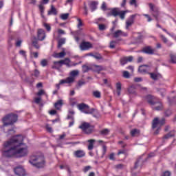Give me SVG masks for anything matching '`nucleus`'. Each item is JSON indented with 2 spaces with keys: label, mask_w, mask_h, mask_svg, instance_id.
Returning a JSON list of instances; mask_svg holds the SVG:
<instances>
[{
  "label": "nucleus",
  "mask_w": 176,
  "mask_h": 176,
  "mask_svg": "<svg viewBox=\"0 0 176 176\" xmlns=\"http://www.w3.org/2000/svg\"><path fill=\"white\" fill-rule=\"evenodd\" d=\"M23 142V137L18 135L9 140L4 142L3 144L2 155L6 159H11L16 156V149L21 146Z\"/></svg>",
  "instance_id": "nucleus-1"
},
{
  "label": "nucleus",
  "mask_w": 176,
  "mask_h": 176,
  "mask_svg": "<svg viewBox=\"0 0 176 176\" xmlns=\"http://www.w3.org/2000/svg\"><path fill=\"white\" fill-rule=\"evenodd\" d=\"M29 163L36 168H43L46 166V160L43 155L33 154L30 157Z\"/></svg>",
  "instance_id": "nucleus-2"
},
{
  "label": "nucleus",
  "mask_w": 176,
  "mask_h": 176,
  "mask_svg": "<svg viewBox=\"0 0 176 176\" xmlns=\"http://www.w3.org/2000/svg\"><path fill=\"white\" fill-rule=\"evenodd\" d=\"M17 120H19V115L14 113H10L6 115L1 120L3 127L13 126L14 123H17Z\"/></svg>",
  "instance_id": "nucleus-3"
},
{
  "label": "nucleus",
  "mask_w": 176,
  "mask_h": 176,
  "mask_svg": "<svg viewBox=\"0 0 176 176\" xmlns=\"http://www.w3.org/2000/svg\"><path fill=\"white\" fill-rule=\"evenodd\" d=\"M144 99L146 102L149 104V105H157L156 107H153V109H155V111H162L164 108L163 104L162 103V102H160V100H159V99H157V98L151 94H148L144 97Z\"/></svg>",
  "instance_id": "nucleus-4"
},
{
  "label": "nucleus",
  "mask_w": 176,
  "mask_h": 176,
  "mask_svg": "<svg viewBox=\"0 0 176 176\" xmlns=\"http://www.w3.org/2000/svg\"><path fill=\"white\" fill-rule=\"evenodd\" d=\"M77 108H78L79 111L87 115H91L94 113V111H96L94 108L90 109V107L85 103L78 104Z\"/></svg>",
  "instance_id": "nucleus-5"
},
{
  "label": "nucleus",
  "mask_w": 176,
  "mask_h": 176,
  "mask_svg": "<svg viewBox=\"0 0 176 176\" xmlns=\"http://www.w3.org/2000/svg\"><path fill=\"white\" fill-rule=\"evenodd\" d=\"M79 75V71L73 70L70 72V76L67 77L66 79L60 80V84L63 83H74L75 82V76Z\"/></svg>",
  "instance_id": "nucleus-6"
},
{
  "label": "nucleus",
  "mask_w": 176,
  "mask_h": 176,
  "mask_svg": "<svg viewBox=\"0 0 176 176\" xmlns=\"http://www.w3.org/2000/svg\"><path fill=\"white\" fill-rule=\"evenodd\" d=\"M79 129L85 133V134H91L94 131V126L90 125L89 122H83L80 126Z\"/></svg>",
  "instance_id": "nucleus-7"
},
{
  "label": "nucleus",
  "mask_w": 176,
  "mask_h": 176,
  "mask_svg": "<svg viewBox=\"0 0 176 176\" xmlns=\"http://www.w3.org/2000/svg\"><path fill=\"white\" fill-rule=\"evenodd\" d=\"M148 160V158H146L144 160H142V157H139L136 162H135L134 166L131 168L132 171H134L138 168V166L140 164V168H142V166H144V163Z\"/></svg>",
  "instance_id": "nucleus-8"
},
{
  "label": "nucleus",
  "mask_w": 176,
  "mask_h": 176,
  "mask_svg": "<svg viewBox=\"0 0 176 176\" xmlns=\"http://www.w3.org/2000/svg\"><path fill=\"white\" fill-rule=\"evenodd\" d=\"M148 6L150 8L151 12H152L153 16L155 18V20L159 21V10L155 8V6H153L152 3H150Z\"/></svg>",
  "instance_id": "nucleus-9"
},
{
  "label": "nucleus",
  "mask_w": 176,
  "mask_h": 176,
  "mask_svg": "<svg viewBox=\"0 0 176 176\" xmlns=\"http://www.w3.org/2000/svg\"><path fill=\"white\" fill-rule=\"evenodd\" d=\"M17 155L19 157H24V156L28 155V149L27 148H16V155Z\"/></svg>",
  "instance_id": "nucleus-10"
},
{
  "label": "nucleus",
  "mask_w": 176,
  "mask_h": 176,
  "mask_svg": "<svg viewBox=\"0 0 176 176\" xmlns=\"http://www.w3.org/2000/svg\"><path fill=\"white\" fill-rule=\"evenodd\" d=\"M156 50L152 47V46H146L142 50V52L145 54H149L151 56L155 54Z\"/></svg>",
  "instance_id": "nucleus-11"
},
{
  "label": "nucleus",
  "mask_w": 176,
  "mask_h": 176,
  "mask_svg": "<svg viewBox=\"0 0 176 176\" xmlns=\"http://www.w3.org/2000/svg\"><path fill=\"white\" fill-rule=\"evenodd\" d=\"M75 115V111L72 109L69 110V114L67 115V119L69 120L71 119V122L69 123V127H72L74 126V123H75V118H74V116Z\"/></svg>",
  "instance_id": "nucleus-12"
},
{
  "label": "nucleus",
  "mask_w": 176,
  "mask_h": 176,
  "mask_svg": "<svg viewBox=\"0 0 176 176\" xmlns=\"http://www.w3.org/2000/svg\"><path fill=\"white\" fill-rule=\"evenodd\" d=\"M46 38V32L43 29H38L37 30V39L38 41H45Z\"/></svg>",
  "instance_id": "nucleus-13"
},
{
  "label": "nucleus",
  "mask_w": 176,
  "mask_h": 176,
  "mask_svg": "<svg viewBox=\"0 0 176 176\" xmlns=\"http://www.w3.org/2000/svg\"><path fill=\"white\" fill-rule=\"evenodd\" d=\"M133 59V56H124L120 59V65H126L127 63H131Z\"/></svg>",
  "instance_id": "nucleus-14"
},
{
  "label": "nucleus",
  "mask_w": 176,
  "mask_h": 176,
  "mask_svg": "<svg viewBox=\"0 0 176 176\" xmlns=\"http://www.w3.org/2000/svg\"><path fill=\"white\" fill-rule=\"evenodd\" d=\"M80 47L82 50H89V49L93 47V45L90 42L82 41L80 45Z\"/></svg>",
  "instance_id": "nucleus-15"
},
{
  "label": "nucleus",
  "mask_w": 176,
  "mask_h": 176,
  "mask_svg": "<svg viewBox=\"0 0 176 176\" xmlns=\"http://www.w3.org/2000/svg\"><path fill=\"white\" fill-rule=\"evenodd\" d=\"M14 171L16 175H19V176L25 175V170H24L23 168L21 166H17L14 169Z\"/></svg>",
  "instance_id": "nucleus-16"
},
{
  "label": "nucleus",
  "mask_w": 176,
  "mask_h": 176,
  "mask_svg": "<svg viewBox=\"0 0 176 176\" xmlns=\"http://www.w3.org/2000/svg\"><path fill=\"white\" fill-rule=\"evenodd\" d=\"M135 19V14L131 15L126 21V28L129 30V27H131L134 24V19Z\"/></svg>",
  "instance_id": "nucleus-17"
},
{
  "label": "nucleus",
  "mask_w": 176,
  "mask_h": 176,
  "mask_svg": "<svg viewBox=\"0 0 176 176\" xmlns=\"http://www.w3.org/2000/svg\"><path fill=\"white\" fill-rule=\"evenodd\" d=\"M74 155L78 159H82V157H85V156H86V153L83 150H77L74 152Z\"/></svg>",
  "instance_id": "nucleus-18"
},
{
  "label": "nucleus",
  "mask_w": 176,
  "mask_h": 176,
  "mask_svg": "<svg viewBox=\"0 0 176 176\" xmlns=\"http://www.w3.org/2000/svg\"><path fill=\"white\" fill-rule=\"evenodd\" d=\"M119 8H113L109 12L107 13V17H111V16L117 17V16H119Z\"/></svg>",
  "instance_id": "nucleus-19"
},
{
  "label": "nucleus",
  "mask_w": 176,
  "mask_h": 176,
  "mask_svg": "<svg viewBox=\"0 0 176 176\" xmlns=\"http://www.w3.org/2000/svg\"><path fill=\"white\" fill-rule=\"evenodd\" d=\"M148 74L153 80H159V79H162L163 78V76L160 73H148Z\"/></svg>",
  "instance_id": "nucleus-20"
},
{
  "label": "nucleus",
  "mask_w": 176,
  "mask_h": 176,
  "mask_svg": "<svg viewBox=\"0 0 176 176\" xmlns=\"http://www.w3.org/2000/svg\"><path fill=\"white\" fill-rule=\"evenodd\" d=\"M149 65H140L138 68V72H140V74H146L148 72V69Z\"/></svg>",
  "instance_id": "nucleus-21"
},
{
  "label": "nucleus",
  "mask_w": 176,
  "mask_h": 176,
  "mask_svg": "<svg viewBox=\"0 0 176 176\" xmlns=\"http://www.w3.org/2000/svg\"><path fill=\"white\" fill-rule=\"evenodd\" d=\"M130 135L132 137H140V135H141V130L138 129H133L130 131Z\"/></svg>",
  "instance_id": "nucleus-22"
},
{
  "label": "nucleus",
  "mask_w": 176,
  "mask_h": 176,
  "mask_svg": "<svg viewBox=\"0 0 176 176\" xmlns=\"http://www.w3.org/2000/svg\"><path fill=\"white\" fill-rule=\"evenodd\" d=\"M63 67L62 63L59 61H54V65L52 66V69H60Z\"/></svg>",
  "instance_id": "nucleus-23"
},
{
  "label": "nucleus",
  "mask_w": 176,
  "mask_h": 176,
  "mask_svg": "<svg viewBox=\"0 0 176 176\" xmlns=\"http://www.w3.org/2000/svg\"><path fill=\"white\" fill-rule=\"evenodd\" d=\"M88 151H93V149H94V143L96 142V140L94 139H91L88 140Z\"/></svg>",
  "instance_id": "nucleus-24"
},
{
  "label": "nucleus",
  "mask_w": 176,
  "mask_h": 176,
  "mask_svg": "<svg viewBox=\"0 0 176 176\" xmlns=\"http://www.w3.org/2000/svg\"><path fill=\"white\" fill-rule=\"evenodd\" d=\"M97 5H98V3L96 1H91V3L89 4V6L91 12H94V10L97 9Z\"/></svg>",
  "instance_id": "nucleus-25"
},
{
  "label": "nucleus",
  "mask_w": 176,
  "mask_h": 176,
  "mask_svg": "<svg viewBox=\"0 0 176 176\" xmlns=\"http://www.w3.org/2000/svg\"><path fill=\"white\" fill-rule=\"evenodd\" d=\"M101 71H104V67L101 65H94V72H96L97 74H100Z\"/></svg>",
  "instance_id": "nucleus-26"
},
{
  "label": "nucleus",
  "mask_w": 176,
  "mask_h": 176,
  "mask_svg": "<svg viewBox=\"0 0 176 176\" xmlns=\"http://www.w3.org/2000/svg\"><path fill=\"white\" fill-rule=\"evenodd\" d=\"M69 58H66L65 60H60V64L67 65V67H68V68H69L70 67H72V65H71V64H69Z\"/></svg>",
  "instance_id": "nucleus-27"
},
{
  "label": "nucleus",
  "mask_w": 176,
  "mask_h": 176,
  "mask_svg": "<svg viewBox=\"0 0 176 176\" xmlns=\"http://www.w3.org/2000/svg\"><path fill=\"white\" fill-rule=\"evenodd\" d=\"M172 137H175V132L174 131H172L168 134L165 135L163 138L164 140H168V138H172Z\"/></svg>",
  "instance_id": "nucleus-28"
},
{
  "label": "nucleus",
  "mask_w": 176,
  "mask_h": 176,
  "mask_svg": "<svg viewBox=\"0 0 176 176\" xmlns=\"http://www.w3.org/2000/svg\"><path fill=\"white\" fill-rule=\"evenodd\" d=\"M54 14V16H57V10L54 8V6H51L50 10L48 11V15Z\"/></svg>",
  "instance_id": "nucleus-29"
},
{
  "label": "nucleus",
  "mask_w": 176,
  "mask_h": 176,
  "mask_svg": "<svg viewBox=\"0 0 176 176\" xmlns=\"http://www.w3.org/2000/svg\"><path fill=\"white\" fill-rule=\"evenodd\" d=\"M99 133H100V135L104 136V135H108L109 134V133H111V131L108 129H104L100 131Z\"/></svg>",
  "instance_id": "nucleus-30"
},
{
  "label": "nucleus",
  "mask_w": 176,
  "mask_h": 176,
  "mask_svg": "<svg viewBox=\"0 0 176 176\" xmlns=\"http://www.w3.org/2000/svg\"><path fill=\"white\" fill-rule=\"evenodd\" d=\"M65 38H60L58 41V49H60L61 48V46H63V45H65Z\"/></svg>",
  "instance_id": "nucleus-31"
},
{
  "label": "nucleus",
  "mask_w": 176,
  "mask_h": 176,
  "mask_svg": "<svg viewBox=\"0 0 176 176\" xmlns=\"http://www.w3.org/2000/svg\"><path fill=\"white\" fill-rule=\"evenodd\" d=\"M164 115L165 118H169V116H171L173 115V111L170 109H167L164 111Z\"/></svg>",
  "instance_id": "nucleus-32"
},
{
  "label": "nucleus",
  "mask_w": 176,
  "mask_h": 176,
  "mask_svg": "<svg viewBox=\"0 0 176 176\" xmlns=\"http://www.w3.org/2000/svg\"><path fill=\"white\" fill-rule=\"evenodd\" d=\"M157 124H160L159 119L155 118L153 119L152 122V129H156V127H157Z\"/></svg>",
  "instance_id": "nucleus-33"
},
{
  "label": "nucleus",
  "mask_w": 176,
  "mask_h": 176,
  "mask_svg": "<svg viewBox=\"0 0 176 176\" xmlns=\"http://www.w3.org/2000/svg\"><path fill=\"white\" fill-rule=\"evenodd\" d=\"M62 105H63V100H59L54 104V107L56 109H60Z\"/></svg>",
  "instance_id": "nucleus-34"
},
{
  "label": "nucleus",
  "mask_w": 176,
  "mask_h": 176,
  "mask_svg": "<svg viewBox=\"0 0 176 176\" xmlns=\"http://www.w3.org/2000/svg\"><path fill=\"white\" fill-rule=\"evenodd\" d=\"M129 94H135V85H131L128 88Z\"/></svg>",
  "instance_id": "nucleus-35"
},
{
  "label": "nucleus",
  "mask_w": 176,
  "mask_h": 176,
  "mask_svg": "<svg viewBox=\"0 0 176 176\" xmlns=\"http://www.w3.org/2000/svg\"><path fill=\"white\" fill-rule=\"evenodd\" d=\"M121 35H123V32L122 30H117L113 33V38H119Z\"/></svg>",
  "instance_id": "nucleus-36"
},
{
  "label": "nucleus",
  "mask_w": 176,
  "mask_h": 176,
  "mask_svg": "<svg viewBox=\"0 0 176 176\" xmlns=\"http://www.w3.org/2000/svg\"><path fill=\"white\" fill-rule=\"evenodd\" d=\"M117 43H118L117 41H110V45H109L110 49H116Z\"/></svg>",
  "instance_id": "nucleus-37"
},
{
  "label": "nucleus",
  "mask_w": 176,
  "mask_h": 176,
  "mask_svg": "<svg viewBox=\"0 0 176 176\" xmlns=\"http://www.w3.org/2000/svg\"><path fill=\"white\" fill-rule=\"evenodd\" d=\"M91 69V67H89V66L86 65H82V72L83 74H86V72H89Z\"/></svg>",
  "instance_id": "nucleus-38"
},
{
  "label": "nucleus",
  "mask_w": 176,
  "mask_h": 176,
  "mask_svg": "<svg viewBox=\"0 0 176 176\" xmlns=\"http://www.w3.org/2000/svg\"><path fill=\"white\" fill-rule=\"evenodd\" d=\"M122 76L125 78V79H130V73L128 71H124Z\"/></svg>",
  "instance_id": "nucleus-39"
},
{
  "label": "nucleus",
  "mask_w": 176,
  "mask_h": 176,
  "mask_svg": "<svg viewBox=\"0 0 176 176\" xmlns=\"http://www.w3.org/2000/svg\"><path fill=\"white\" fill-rule=\"evenodd\" d=\"M32 46H34V47H35V49H39L41 47V46H39V44H38V41L35 40L32 41Z\"/></svg>",
  "instance_id": "nucleus-40"
},
{
  "label": "nucleus",
  "mask_w": 176,
  "mask_h": 176,
  "mask_svg": "<svg viewBox=\"0 0 176 176\" xmlns=\"http://www.w3.org/2000/svg\"><path fill=\"white\" fill-rule=\"evenodd\" d=\"M65 54H67V53H65V50L63 49V52L57 54L58 56H56V57H58V58H63V57H64Z\"/></svg>",
  "instance_id": "nucleus-41"
},
{
  "label": "nucleus",
  "mask_w": 176,
  "mask_h": 176,
  "mask_svg": "<svg viewBox=\"0 0 176 176\" xmlns=\"http://www.w3.org/2000/svg\"><path fill=\"white\" fill-rule=\"evenodd\" d=\"M68 17H69V13L62 14L60 15V19L62 20H67Z\"/></svg>",
  "instance_id": "nucleus-42"
},
{
  "label": "nucleus",
  "mask_w": 176,
  "mask_h": 176,
  "mask_svg": "<svg viewBox=\"0 0 176 176\" xmlns=\"http://www.w3.org/2000/svg\"><path fill=\"white\" fill-rule=\"evenodd\" d=\"M94 96L96 97V98H101V92L98 91H94Z\"/></svg>",
  "instance_id": "nucleus-43"
},
{
  "label": "nucleus",
  "mask_w": 176,
  "mask_h": 176,
  "mask_svg": "<svg viewBox=\"0 0 176 176\" xmlns=\"http://www.w3.org/2000/svg\"><path fill=\"white\" fill-rule=\"evenodd\" d=\"M170 62L172 64H176V56L175 55H173V54L170 55Z\"/></svg>",
  "instance_id": "nucleus-44"
},
{
  "label": "nucleus",
  "mask_w": 176,
  "mask_h": 176,
  "mask_svg": "<svg viewBox=\"0 0 176 176\" xmlns=\"http://www.w3.org/2000/svg\"><path fill=\"white\" fill-rule=\"evenodd\" d=\"M125 15H126V11H119L118 16H120V19H122V20L124 19Z\"/></svg>",
  "instance_id": "nucleus-45"
},
{
  "label": "nucleus",
  "mask_w": 176,
  "mask_h": 176,
  "mask_svg": "<svg viewBox=\"0 0 176 176\" xmlns=\"http://www.w3.org/2000/svg\"><path fill=\"white\" fill-rule=\"evenodd\" d=\"M116 168H117V170H123V168H124V164H119L116 165Z\"/></svg>",
  "instance_id": "nucleus-46"
},
{
  "label": "nucleus",
  "mask_w": 176,
  "mask_h": 176,
  "mask_svg": "<svg viewBox=\"0 0 176 176\" xmlns=\"http://www.w3.org/2000/svg\"><path fill=\"white\" fill-rule=\"evenodd\" d=\"M30 53L32 54V56L34 57V58H38L39 57V53L38 52H32V49L30 48Z\"/></svg>",
  "instance_id": "nucleus-47"
},
{
  "label": "nucleus",
  "mask_w": 176,
  "mask_h": 176,
  "mask_svg": "<svg viewBox=\"0 0 176 176\" xmlns=\"http://www.w3.org/2000/svg\"><path fill=\"white\" fill-rule=\"evenodd\" d=\"M44 27L47 30V32H50L52 30V27H50V25L48 23H44Z\"/></svg>",
  "instance_id": "nucleus-48"
},
{
  "label": "nucleus",
  "mask_w": 176,
  "mask_h": 176,
  "mask_svg": "<svg viewBox=\"0 0 176 176\" xmlns=\"http://www.w3.org/2000/svg\"><path fill=\"white\" fill-rule=\"evenodd\" d=\"M98 28L100 31H105L107 30V27L104 24H99Z\"/></svg>",
  "instance_id": "nucleus-49"
},
{
  "label": "nucleus",
  "mask_w": 176,
  "mask_h": 176,
  "mask_svg": "<svg viewBox=\"0 0 176 176\" xmlns=\"http://www.w3.org/2000/svg\"><path fill=\"white\" fill-rule=\"evenodd\" d=\"M77 21H78V23L77 25L78 28H80V27H83V22L82 21V19L78 18Z\"/></svg>",
  "instance_id": "nucleus-50"
},
{
  "label": "nucleus",
  "mask_w": 176,
  "mask_h": 176,
  "mask_svg": "<svg viewBox=\"0 0 176 176\" xmlns=\"http://www.w3.org/2000/svg\"><path fill=\"white\" fill-rule=\"evenodd\" d=\"M40 72H39V70H38L37 69H34V76H35V78H38L39 77V75H40Z\"/></svg>",
  "instance_id": "nucleus-51"
},
{
  "label": "nucleus",
  "mask_w": 176,
  "mask_h": 176,
  "mask_svg": "<svg viewBox=\"0 0 176 176\" xmlns=\"http://www.w3.org/2000/svg\"><path fill=\"white\" fill-rule=\"evenodd\" d=\"M41 65H42L43 67H46V65H47V60L46 59H43L41 61Z\"/></svg>",
  "instance_id": "nucleus-52"
},
{
  "label": "nucleus",
  "mask_w": 176,
  "mask_h": 176,
  "mask_svg": "<svg viewBox=\"0 0 176 176\" xmlns=\"http://www.w3.org/2000/svg\"><path fill=\"white\" fill-rule=\"evenodd\" d=\"M116 89H117V91H120V90H122V83L117 82L116 83Z\"/></svg>",
  "instance_id": "nucleus-53"
},
{
  "label": "nucleus",
  "mask_w": 176,
  "mask_h": 176,
  "mask_svg": "<svg viewBox=\"0 0 176 176\" xmlns=\"http://www.w3.org/2000/svg\"><path fill=\"white\" fill-rule=\"evenodd\" d=\"M109 159L110 160H113V162H115V160H116V158H115V153H111L110 155H109Z\"/></svg>",
  "instance_id": "nucleus-54"
},
{
  "label": "nucleus",
  "mask_w": 176,
  "mask_h": 176,
  "mask_svg": "<svg viewBox=\"0 0 176 176\" xmlns=\"http://www.w3.org/2000/svg\"><path fill=\"white\" fill-rule=\"evenodd\" d=\"M162 176H171V172L166 170L162 174Z\"/></svg>",
  "instance_id": "nucleus-55"
},
{
  "label": "nucleus",
  "mask_w": 176,
  "mask_h": 176,
  "mask_svg": "<svg viewBox=\"0 0 176 176\" xmlns=\"http://www.w3.org/2000/svg\"><path fill=\"white\" fill-rule=\"evenodd\" d=\"M159 123H160V126L161 127V126H163L164 124H166V119L162 118V120H159Z\"/></svg>",
  "instance_id": "nucleus-56"
},
{
  "label": "nucleus",
  "mask_w": 176,
  "mask_h": 176,
  "mask_svg": "<svg viewBox=\"0 0 176 176\" xmlns=\"http://www.w3.org/2000/svg\"><path fill=\"white\" fill-rule=\"evenodd\" d=\"M160 38H162V40L164 43H167V42H168V40H167V38H166V36H164V35H161Z\"/></svg>",
  "instance_id": "nucleus-57"
},
{
  "label": "nucleus",
  "mask_w": 176,
  "mask_h": 176,
  "mask_svg": "<svg viewBox=\"0 0 176 176\" xmlns=\"http://www.w3.org/2000/svg\"><path fill=\"white\" fill-rule=\"evenodd\" d=\"M91 168V166H85V167L83 168L82 171H83L84 173H87V171H89V170H90Z\"/></svg>",
  "instance_id": "nucleus-58"
},
{
  "label": "nucleus",
  "mask_w": 176,
  "mask_h": 176,
  "mask_svg": "<svg viewBox=\"0 0 176 176\" xmlns=\"http://www.w3.org/2000/svg\"><path fill=\"white\" fill-rule=\"evenodd\" d=\"M43 94H45V90H43V89H40L38 91V92L37 93V96H38V97Z\"/></svg>",
  "instance_id": "nucleus-59"
},
{
  "label": "nucleus",
  "mask_w": 176,
  "mask_h": 176,
  "mask_svg": "<svg viewBox=\"0 0 176 176\" xmlns=\"http://www.w3.org/2000/svg\"><path fill=\"white\" fill-rule=\"evenodd\" d=\"M143 16H144V17H146L147 19V21L149 22L152 20V18L151 17V16H149V14H144Z\"/></svg>",
  "instance_id": "nucleus-60"
},
{
  "label": "nucleus",
  "mask_w": 176,
  "mask_h": 176,
  "mask_svg": "<svg viewBox=\"0 0 176 176\" xmlns=\"http://www.w3.org/2000/svg\"><path fill=\"white\" fill-rule=\"evenodd\" d=\"M134 82H142V78H141V77H135L134 78Z\"/></svg>",
  "instance_id": "nucleus-61"
},
{
  "label": "nucleus",
  "mask_w": 176,
  "mask_h": 176,
  "mask_svg": "<svg viewBox=\"0 0 176 176\" xmlns=\"http://www.w3.org/2000/svg\"><path fill=\"white\" fill-rule=\"evenodd\" d=\"M101 9L102 10H107V4L105 3V2H103L101 6Z\"/></svg>",
  "instance_id": "nucleus-62"
},
{
  "label": "nucleus",
  "mask_w": 176,
  "mask_h": 176,
  "mask_svg": "<svg viewBox=\"0 0 176 176\" xmlns=\"http://www.w3.org/2000/svg\"><path fill=\"white\" fill-rule=\"evenodd\" d=\"M130 5H134V6L137 7V0H131Z\"/></svg>",
  "instance_id": "nucleus-63"
},
{
  "label": "nucleus",
  "mask_w": 176,
  "mask_h": 176,
  "mask_svg": "<svg viewBox=\"0 0 176 176\" xmlns=\"http://www.w3.org/2000/svg\"><path fill=\"white\" fill-rule=\"evenodd\" d=\"M41 100H42V98H36L34 100V102L36 104H40Z\"/></svg>",
  "instance_id": "nucleus-64"
}]
</instances>
